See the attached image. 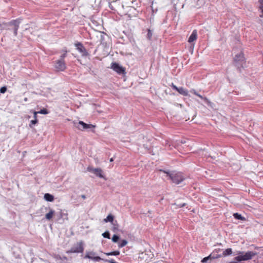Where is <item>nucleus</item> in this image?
<instances>
[{"label": "nucleus", "mask_w": 263, "mask_h": 263, "mask_svg": "<svg viewBox=\"0 0 263 263\" xmlns=\"http://www.w3.org/2000/svg\"><path fill=\"white\" fill-rule=\"evenodd\" d=\"M198 97L200 98L201 99L203 100L206 103H210V101L209 100V99L207 98L203 97L202 96L200 95V94H199L198 95Z\"/></svg>", "instance_id": "28"}, {"label": "nucleus", "mask_w": 263, "mask_h": 263, "mask_svg": "<svg viewBox=\"0 0 263 263\" xmlns=\"http://www.w3.org/2000/svg\"><path fill=\"white\" fill-rule=\"evenodd\" d=\"M66 52L67 51H65V52L64 53H63L61 56H60V59L59 60H64V58L66 57L67 55V54H66Z\"/></svg>", "instance_id": "32"}, {"label": "nucleus", "mask_w": 263, "mask_h": 263, "mask_svg": "<svg viewBox=\"0 0 263 263\" xmlns=\"http://www.w3.org/2000/svg\"><path fill=\"white\" fill-rule=\"evenodd\" d=\"M153 36V32L150 29L147 30V38L151 40Z\"/></svg>", "instance_id": "23"}, {"label": "nucleus", "mask_w": 263, "mask_h": 263, "mask_svg": "<svg viewBox=\"0 0 263 263\" xmlns=\"http://www.w3.org/2000/svg\"><path fill=\"white\" fill-rule=\"evenodd\" d=\"M7 91V87L6 86L2 87L0 88V92L2 93H4Z\"/></svg>", "instance_id": "31"}, {"label": "nucleus", "mask_w": 263, "mask_h": 263, "mask_svg": "<svg viewBox=\"0 0 263 263\" xmlns=\"http://www.w3.org/2000/svg\"><path fill=\"white\" fill-rule=\"evenodd\" d=\"M259 10L260 11V13H261L259 16L260 17H263V8L258 7Z\"/></svg>", "instance_id": "36"}, {"label": "nucleus", "mask_w": 263, "mask_h": 263, "mask_svg": "<svg viewBox=\"0 0 263 263\" xmlns=\"http://www.w3.org/2000/svg\"><path fill=\"white\" fill-rule=\"evenodd\" d=\"M81 197L84 199H86V196L85 195H82Z\"/></svg>", "instance_id": "41"}, {"label": "nucleus", "mask_w": 263, "mask_h": 263, "mask_svg": "<svg viewBox=\"0 0 263 263\" xmlns=\"http://www.w3.org/2000/svg\"><path fill=\"white\" fill-rule=\"evenodd\" d=\"M113 161H114L113 158H111L110 159V162H112Z\"/></svg>", "instance_id": "44"}, {"label": "nucleus", "mask_w": 263, "mask_h": 263, "mask_svg": "<svg viewBox=\"0 0 263 263\" xmlns=\"http://www.w3.org/2000/svg\"><path fill=\"white\" fill-rule=\"evenodd\" d=\"M18 29V28H13V33L15 36H16L17 34V30Z\"/></svg>", "instance_id": "35"}, {"label": "nucleus", "mask_w": 263, "mask_h": 263, "mask_svg": "<svg viewBox=\"0 0 263 263\" xmlns=\"http://www.w3.org/2000/svg\"><path fill=\"white\" fill-rule=\"evenodd\" d=\"M233 216L236 219L241 220H245L246 219L245 217H242L240 214H238V213H234L233 214Z\"/></svg>", "instance_id": "19"}, {"label": "nucleus", "mask_w": 263, "mask_h": 263, "mask_svg": "<svg viewBox=\"0 0 263 263\" xmlns=\"http://www.w3.org/2000/svg\"><path fill=\"white\" fill-rule=\"evenodd\" d=\"M21 23V20L17 19L13 20L9 23L10 26H13V28H19V25Z\"/></svg>", "instance_id": "13"}, {"label": "nucleus", "mask_w": 263, "mask_h": 263, "mask_svg": "<svg viewBox=\"0 0 263 263\" xmlns=\"http://www.w3.org/2000/svg\"><path fill=\"white\" fill-rule=\"evenodd\" d=\"M95 253L93 252L88 253L86 254L85 258H88L89 259H91L95 261H99L101 260H102L103 258H101L99 256H95V257L92 256L95 255Z\"/></svg>", "instance_id": "10"}, {"label": "nucleus", "mask_w": 263, "mask_h": 263, "mask_svg": "<svg viewBox=\"0 0 263 263\" xmlns=\"http://www.w3.org/2000/svg\"><path fill=\"white\" fill-rule=\"evenodd\" d=\"M245 60L243 53L241 51L236 54L233 59L234 64L239 71L243 67V64L245 63Z\"/></svg>", "instance_id": "2"}, {"label": "nucleus", "mask_w": 263, "mask_h": 263, "mask_svg": "<svg viewBox=\"0 0 263 263\" xmlns=\"http://www.w3.org/2000/svg\"><path fill=\"white\" fill-rule=\"evenodd\" d=\"M258 2L259 4V7L263 8V0H259Z\"/></svg>", "instance_id": "38"}, {"label": "nucleus", "mask_w": 263, "mask_h": 263, "mask_svg": "<svg viewBox=\"0 0 263 263\" xmlns=\"http://www.w3.org/2000/svg\"><path fill=\"white\" fill-rule=\"evenodd\" d=\"M24 101H25V102L27 101H28V99H27V98H24Z\"/></svg>", "instance_id": "43"}, {"label": "nucleus", "mask_w": 263, "mask_h": 263, "mask_svg": "<svg viewBox=\"0 0 263 263\" xmlns=\"http://www.w3.org/2000/svg\"><path fill=\"white\" fill-rule=\"evenodd\" d=\"M221 256V255L215 254L214 252H213L209 255V257H210V259H216L219 258Z\"/></svg>", "instance_id": "21"}, {"label": "nucleus", "mask_w": 263, "mask_h": 263, "mask_svg": "<svg viewBox=\"0 0 263 263\" xmlns=\"http://www.w3.org/2000/svg\"><path fill=\"white\" fill-rule=\"evenodd\" d=\"M197 38V32L196 30H194L193 31L192 34L189 38L188 42L189 43H192L195 40H196Z\"/></svg>", "instance_id": "12"}, {"label": "nucleus", "mask_w": 263, "mask_h": 263, "mask_svg": "<svg viewBox=\"0 0 263 263\" xmlns=\"http://www.w3.org/2000/svg\"><path fill=\"white\" fill-rule=\"evenodd\" d=\"M238 254L239 255L234 258V260L240 262L251 259L256 254V253L253 251H248L245 254H242V252H239Z\"/></svg>", "instance_id": "3"}, {"label": "nucleus", "mask_w": 263, "mask_h": 263, "mask_svg": "<svg viewBox=\"0 0 263 263\" xmlns=\"http://www.w3.org/2000/svg\"><path fill=\"white\" fill-rule=\"evenodd\" d=\"M232 253V249L228 248V249L225 250L223 252L222 255L224 256H228V255H229L231 254Z\"/></svg>", "instance_id": "20"}, {"label": "nucleus", "mask_w": 263, "mask_h": 263, "mask_svg": "<svg viewBox=\"0 0 263 263\" xmlns=\"http://www.w3.org/2000/svg\"><path fill=\"white\" fill-rule=\"evenodd\" d=\"M75 46L83 57H87L88 55V52L81 43L78 42L76 43Z\"/></svg>", "instance_id": "8"}, {"label": "nucleus", "mask_w": 263, "mask_h": 263, "mask_svg": "<svg viewBox=\"0 0 263 263\" xmlns=\"http://www.w3.org/2000/svg\"><path fill=\"white\" fill-rule=\"evenodd\" d=\"M84 251L83 242L81 241L74 245L71 249L67 251V253H82Z\"/></svg>", "instance_id": "4"}, {"label": "nucleus", "mask_w": 263, "mask_h": 263, "mask_svg": "<svg viewBox=\"0 0 263 263\" xmlns=\"http://www.w3.org/2000/svg\"><path fill=\"white\" fill-rule=\"evenodd\" d=\"M93 173L100 178H104V177L103 175L102 171L100 168H96L95 171Z\"/></svg>", "instance_id": "14"}, {"label": "nucleus", "mask_w": 263, "mask_h": 263, "mask_svg": "<svg viewBox=\"0 0 263 263\" xmlns=\"http://www.w3.org/2000/svg\"><path fill=\"white\" fill-rule=\"evenodd\" d=\"M190 92L197 96H198L199 95V93L195 89L191 90Z\"/></svg>", "instance_id": "37"}, {"label": "nucleus", "mask_w": 263, "mask_h": 263, "mask_svg": "<svg viewBox=\"0 0 263 263\" xmlns=\"http://www.w3.org/2000/svg\"><path fill=\"white\" fill-rule=\"evenodd\" d=\"M120 252L119 251H115L110 252H108V253H104V254H105L107 256H111V255L117 256V255H119L120 254Z\"/></svg>", "instance_id": "17"}, {"label": "nucleus", "mask_w": 263, "mask_h": 263, "mask_svg": "<svg viewBox=\"0 0 263 263\" xmlns=\"http://www.w3.org/2000/svg\"><path fill=\"white\" fill-rule=\"evenodd\" d=\"M114 217L113 215H112L111 214H109L106 218H105L104 219V221L105 222H110L112 223V224L114 225V231H115L116 229H117V228L116 227V223H117V221H116L115 222L114 221Z\"/></svg>", "instance_id": "11"}, {"label": "nucleus", "mask_w": 263, "mask_h": 263, "mask_svg": "<svg viewBox=\"0 0 263 263\" xmlns=\"http://www.w3.org/2000/svg\"><path fill=\"white\" fill-rule=\"evenodd\" d=\"M3 29V28L2 27V25L0 23V30Z\"/></svg>", "instance_id": "42"}, {"label": "nucleus", "mask_w": 263, "mask_h": 263, "mask_svg": "<svg viewBox=\"0 0 263 263\" xmlns=\"http://www.w3.org/2000/svg\"><path fill=\"white\" fill-rule=\"evenodd\" d=\"M111 68L112 69L117 73L120 74H124L125 73V70L124 67L117 63H112Z\"/></svg>", "instance_id": "6"}, {"label": "nucleus", "mask_w": 263, "mask_h": 263, "mask_svg": "<svg viewBox=\"0 0 263 263\" xmlns=\"http://www.w3.org/2000/svg\"><path fill=\"white\" fill-rule=\"evenodd\" d=\"M166 174V176L168 177L169 179L171 180L173 183L176 184H179L185 179V176L183 174L179 172L176 171H162Z\"/></svg>", "instance_id": "1"}, {"label": "nucleus", "mask_w": 263, "mask_h": 263, "mask_svg": "<svg viewBox=\"0 0 263 263\" xmlns=\"http://www.w3.org/2000/svg\"><path fill=\"white\" fill-rule=\"evenodd\" d=\"M173 89L177 91L178 92L180 95H182L184 96H187L189 95L188 94V91L187 89H185L182 87H178L175 85H174L173 83L171 85Z\"/></svg>", "instance_id": "9"}, {"label": "nucleus", "mask_w": 263, "mask_h": 263, "mask_svg": "<svg viewBox=\"0 0 263 263\" xmlns=\"http://www.w3.org/2000/svg\"><path fill=\"white\" fill-rule=\"evenodd\" d=\"M102 236L103 237L109 239L110 238V233L108 231H106L102 234Z\"/></svg>", "instance_id": "26"}, {"label": "nucleus", "mask_w": 263, "mask_h": 263, "mask_svg": "<svg viewBox=\"0 0 263 263\" xmlns=\"http://www.w3.org/2000/svg\"><path fill=\"white\" fill-rule=\"evenodd\" d=\"M186 205V203H182V204H179L177 205V206L179 207V208H181V207H183V206H184L185 205Z\"/></svg>", "instance_id": "40"}, {"label": "nucleus", "mask_w": 263, "mask_h": 263, "mask_svg": "<svg viewBox=\"0 0 263 263\" xmlns=\"http://www.w3.org/2000/svg\"><path fill=\"white\" fill-rule=\"evenodd\" d=\"M54 68L58 71H63L66 68V64L64 60H58L55 61Z\"/></svg>", "instance_id": "7"}, {"label": "nucleus", "mask_w": 263, "mask_h": 263, "mask_svg": "<svg viewBox=\"0 0 263 263\" xmlns=\"http://www.w3.org/2000/svg\"><path fill=\"white\" fill-rule=\"evenodd\" d=\"M54 213V211L50 209L49 212L45 215V218L48 220H50L52 218Z\"/></svg>", "instance_id": "16"}, {"label": "nucleus", "mask_w": 263, "mask_h": 263, "mask_svg": "<svg viewBox=\"0 0 263 263\" xmlns=\"http://www.w3.org/2000/svg\"><path fill=\"white\" fill-rule=\"evenodd\" d=\"M119 238L120 237L119 236L117 235H114L112 237L111 239L114 242H117L119 240Z\"/></svg>", "instance_id": "24"}, {"label": "nucleus", "mask_w": 263, "mask_h": 263, "mask_svg": "<svg viewBox=\"0 0 263 263\" xmlns=\"http://www.w3.org/2000/svg\"><path fill=\"white\" fill-rule=\"evenodd\" d=\"M33 118L35 119H37V114H39V112H37V111H33Z\"/></svg>", "instance_id": "39"}, {"label": "nucleus", "mask_w": 263, "mask_h": 263, "mask_svg": "<svg viewBox=\"0 0 263 263\" xmlns=\"http://www.w3.org/2000/svg\"><path fill=\"white\" fill-rule=\"evenodd\" d=\"M186 143V141L185 140H179L176 141V144L177 145H180L181 144H184Z\"/></svg>", "instance_id": "25"}, {"label": "nucleus", "mask_w": 263, "mask_h": 263, "mask_svg": "<svg viewBox=\"0 0 263 263\" xmlns=\"http://www.w3.org/2000/svg\"><path fill=\"white\" fill-rule=\"evenodd\" d=\"M87 171L93 173L95 171V168H93L92 166H89L87 167Z\"/></svg>", "instance_id": "33"}, {"label": "nucleus", "mask_w": 263, "mask_h": 263, "mask_svg": "<svg viewBox=\"0 0 263 263\" xmlns=\"http://www.w3.org/2000/svg\"><path fill=\"white\" fill-rule=\"evenodd\" d=\"M37 112L41 114L46 115L48 114V111L46 109L44 108L43 109H41L40 111H37Z\"/></svg>", "instance_id": "27"}, {"label": "nucleus", "mask_w": 263, "mask_h": 263, "mask_svg": "<svg viewBox=\"0 0 263 263\" xmlns=\"http://www.w3.org/2000/svg\"><path fill=\"white\" fill-rule=\"evenodd\" d=\"M73 123L76 127L81 130L95 127V126L92 124H86L82 121L73 122Z\"/></svg>", "instance_id": "5"}, {"label": "nucleus", "mask_w": 263, "mask_h": 263, "mask_svg": "<svg viewBox=\"0 0 263 263\" xmlns=\"http://www.w3.org/2000/svg\"><path fill=\"white\" fill-rule=\"evenodd\" d=\"M44 198L45 200L49 202H52L54 200V196L49 193L45 194Z\"/></svg>", "instance_id": "15"}, {"label": "nucleus", "mask_w": 263, "mask_h": 263, "mask_svg": "<svg viewBox=\"0 0 263 263\" xmlns=\"http://www.w3.org/2000/svg\"><path fill=\"white\" fill-rule=\"evenodd\" d=\"M209 259H210V257H209V255L208 256H207V257H205L203 258L202 259L201 262H202V263H205V262H207V261H208Z\"/></svg>", "instance_id": "34"}, {"label": "nucleus", "mask_w": 263, "mask_h": 263, "mask_svg": "<svg viewBox=\"0 0 263 263\" xmlns=\"http://www.w3.org/2000/svg\"><path fill=\"white\" fill-rule=\"evenodd\" d=\"M136 2V0H128V2H125V4L129 7H134L136 5L135 4ZM124 2L125 3V1Z\"/></svg>", "instance_id": "18"}, {"label": "nucleus", "mask_w": 263, "mask_h": 263, "mask_svg": "<svg viewBox=\"0 0 263 263\" xmlns=\"http://www.w3.org/2000/svg\"><path fill=\"white\" fill-rule=\"evenodd\" d=\"M127 241L126 240H122L119 243V248H122L124 246H125L127 244Z\"/></svg>", "instance_id": "22"}, {"label": "nucleus", "mask_w": 263, "mask_h": 263, "mask_svg": "<svg viewBox=\"0 0 263 263\" xmlns=\"http://www.w3.org/2000/svg\"><path fill=\"white\" fill-rule=\"evenodd\" d=\"M38 121L37 120V119H35L34 120H32L30 121V124H29V126L30 127H32V125H35V124H36L37 123Z\"/></svg>", "instance_id": "29"}, {"label": "nucleus", "mask_w": 263, "mask_h": 263, "mask_svg": "<svg viewBox=\"0 0 263 263\" xmlns=\"http://www.w3.org/2000/svg\"><path fill=\"white\" fill-rule=\"evenodd\" d=\"M102 260L106 262H109V263H117L116 261H115L114 259H102Z\"/></svg>", "instance_id": "30"}]
</instances>
